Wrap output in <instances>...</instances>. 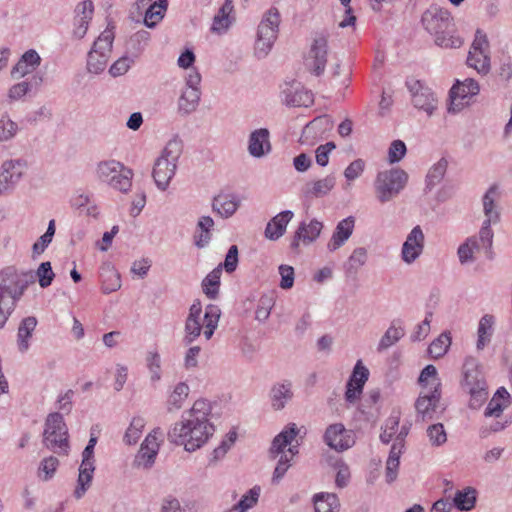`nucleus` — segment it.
Masks as SVG:
<instances>
[{"instance_id":"f257e3e1","label":"nucleus","mask_w":512,"mask_h":512,"mask_svg":"<svg viewBox=\"0 0 512 512\" xmlns=\"http://www.w3.org/2000/svg\"><path fill=\"white\" fill-rule=\"evenodd\" d=\"M55 274L49 261L42 262L36 272L21 271L14 266H7L0 271V328L14 312L29 285L36 279L41 288L52 284Z\"/></svg>"},{"instance_id":"f03ea898","label":"nucleus","mask_w":512,"mask_h":512,"mask_svg":"<svg viewBox=\"0 0 512 512\" xmlns=\"http://www.w3.org/2000/svg\"><path fill=\"white\" fill-rule=\"evenodd\" d=\"M210 411V405L206 400L195 401L191 409L183 412L181 421L170 428L167 433L168 440L183 445L188 452L202 447L215 431L208 419Z\"/></svg>"},{"instance_id":"7ed1b4c3","label":"nucleus","mask_w":512,"mask_h":512,"mask_svg":"<svg viewBox=\"0 0 512 512\" xmlns=\"http://www.w3.org/2000/svg\"><path fill=\"white\" fill-rule=\"evenodd\" d=\"M425 30L434 37L437 46L456 49L462 46L463 38L457 33L454 19L446 9L431 6L422 15Z\"/></svg>"},{"instance_id":"20e7f679","label":"nucleus","mask_w":512,"mask_h":512,"mask_svg":"<svg viewBox=\"0 0 512 512\" xmlns=\"http://www.w3.org/2000/svg\"><path fill=\"white\" fill-rule=\"evenodd\" d=\"M182 153V142L173 138L164 147L161 155L156 159L152 177L158 189L165 191L175 175L177 163Z\"/></svg>"},{"instance_id":"39448f33","label":"nucleus","mask_w":512,"mask_h":512,"mask_svg":"<svg viewBox=\"0 0 512 512\" xmlns=\"http://www.w3.org/2000/svg\"><path fill=\"white\" fill-rule=\"evenodd\" d=\"M43 443L47 449L59 455H68L70 449L68 428L61 413L53 412L47 415Z\"/></svg>"},{"instance_id":"423d86ee","label":"nucleus","mask_w":512,"mask_h":512,"mask_svg":"<svg viewBox=\"0 0 512 512\" xmlns=\"http://www.w3.org/2000/svg\"><path fill=\"white\" fill-rule=\"evenodd\" d=\"M97 178L115 190L123 193L130 191L133 172L123 163L116 160H105L97 164Z\"/></svg>"},{"instance_id":"0eeeda50","label":"nucleus","mask_w":512,"mask_h":512,"mask_svg":"<svg viewBox=\"0 0 512 512\" xmlns=\"http://www.w3.org/2000/svg\"><path fill=\"white\" fill-rule=\"evenodd\" d=\"M407 181L408 174L400 168L380 171L374 182L377 200L382 204L391 201L404 189Z\"/></svg>"},{"instance_id":"6e6552de","label":"nucleus","mask_w":512,"mask_h":512,"mask_svg":"<svg viewBox=\"0 0 512 512\" xmlns=\"http://www.w3.org/2000/svg\"><path fill=\"white\" fill-rule=\"evenodd\" d=\"M280 24V14L277 8H270L263 16L257 30L255 41V55L257 58H265L277 39Z\"/></svg>"},{"instance_id":"1a4fd4ad","label":"nucleus","mask_w":512,"mask_h":512,"mask_svg":"<svg viewBox=\"0 0 512 512\" xmlns=\"http://www.w3.org/2000/svg\"><path fill=\"white\" fill-rule=\"evenodd\" d=\"M406 87L411 94L413 106L432 116L437 109L438 100L431 88L421 80L413 78L406 80Z\"/></svg>"},{"instance_id":"9d476101","label":"nucleus","mask_w":512,"mask_h":512,"mask_svg":"<svg viewBox=\"0 0 512 512\" xmlns=\"http://www.w3.org/2000/svg\"><path fill=\"white\" fill-rule=\"evenodd\" d=\"M27 168L26 161L22 159H9L0 166V195L11 194Z\"/></svg>"},{"instance_id":"9b49d317","label":"nucleus","mask_w":512,"mask_h":512,"mask_svg":"<svg viewBox=\"0 0 512 512\" xmlns=\"http://www.w3.org/2000/svg\"><path fill=\"white\" fill-rule=\"evenodd\" d=\"M200 82L201 75L199 72L192 71L188 74L186 88L178 99V112L181 115H189L197 109L201 97Z\"/></svg>"},{"instance_id":"f8f14e48","label":"nucleus","mask_w":512,"mask_h":512,"mask_svg":"<svg viewBox=\"0 0 512 512\" xmlns=\"http://www.w3.org/2000/svg\"><path fill=\"white\" fill-rule=\"evenodd\" d=\"M328 55V37L320 33L318 34L310 47L305 58V65L309 71L316 76H320L326 67Z\"/></svg>"},{"instance_id":"ddd939ff","label":"nucleus","mask_w":512,"mask_h":512,"mask_svg":"<svg viewBox=\"0 0 512 512\" xmlns=\"http://www.w3.org/2000/svg\"><path fill=\"white\" fill-rule=\"evenodd\" d=\"M323 438L330 448L338 452L345 451L355 444L352 431L346 430L341 423L328 426Z\"/></svg>"},{"instance_id":"4468645a","label":"nucleus","mask_w":512,"mask_h":512,"mask_svg":"<svg viewBox=\"0 0 512 512\" xmlns=\"http://www.w3.org/2000/svg\"><path fill=\"white\" fill-rule=\"evenodd\" d=\"M480 87L476 80L467 78L464 81H457L450 90L451 106L448 108L449 112H458L461 110L463 103H456V101L470 98L479 93Z\"/></svg>"},{"instance_id":"2eb2a0df","label":"nucleus","mask_w":512,"mask_h":512,"mask_svg":"<svg viewBox=\"0 0 512 512\" xmlns=\"http://www.w3.org/2000/svg\"><path fill=\"white\" fill-rule=\"evenodd\" d=\"M424 234L420 226H415L402 246L401 257L406 264H412L424 249Z\"/></svg>"},{"instance_id":"dca6fc26","label":"nucleus","mask_w":512,"mask_h":512,"mask_svg":"<svg viewBox=\"0 0 512 512\" xmlns=\"http://www.w3.org/2000/svg\"><path fill=\"white\" fill-rule=\"evenodd\" d=\"M441 398V390L423 391L419 395L415 403L418 416L423 422L432 420L434 414L439 408Z\"/></svg>"},{"instance_id":"f3484780","label":"nucleus","mask_w":512,"mask_h":512,"mask_svg":"<svg viewBox=\"0 0 512 512\" xmlns=\"http://www.w3.org/2000/svg\"><path fill=\"white\" fill-rule=\"evenodd\" d=\"M201 314V303L196 301L191 305L189 314L185 321V336L183 341L186 345L194 342L201 334L202 328L204 326V321L202 322Z\"/></svg>"},{"instance_id":"a211bd4d","label":"nucleus","mask_w":512,"mask_h":512,"mask_svg":"<svg viewBox=\"0 0 512 512\" xmlns=\"http://www.w3.org/2000/svg\"><path fill=\"white\" fill-rule=\"evenodd\" d=\"M322 228V222L316 219L311 220L309 224L301 222L291 241V249L294 251L298 250L301 241L305 245L313 243L319 237Z\"/></svg>"},{"instance_id":"6ab92c4d","label":"nucleus","mask_w":512,"mask_h":512,"mask_svg":"<svg viewBox=\"0 0 512 512\" xmlns=\"http://www.w3.org/2000/svg\"><path fill=\"white\" fill-rule=\"evenodd\" d=\"M156 434H161V429H154L141 444L140 451L136 457L139 465H143L145 468H150L154 462L158 453L159 444L156 442Z\"/></svg>"},{"instance_id":"aec40b11","label":"nucleus","mask_w":512,"mask_h":512,"mask_svg":"<svg viewBox=\"0 0 512 512\" xmlns=\"http://www.w3.org/2000/svg\"><path fill=\"white\" fill-rule=\"evenodd\" d=\"M270 133L266 128L251 132L248 140V152L254 158H261L271 150Z\"/></svg>"},{"instance_id":"412c9836","label":"nucleus","mask_w":512,"mask_h":512,"mask_svg":"<svg viewBox=\"0 0 512 512\" xmlns=\"http://www.w3.org/2000/svg\"><path fill=\"white\" fill-rule=\"evenodd\" d=\"M354 227L355 218L353 216H349L338 222L332 237L327 244L328 250L334 252L342 247L352 235Z\"/></svg>"},{"instance_id":"4be33fe9","label":"nucleus","mask_w":512,"mask_h":512,"mask_svg":"<svg viewBox=\"0 0 512 512\" xmlns=\"http://www.w3.org/2000/svg\"><path fill=\"white\" fill-rule=\"evenodd\" d=\"M293 396L292 383L289 380L273 384L269 392L271 406L276 411L284 409Z\"/></svg>"},{"instance_id":"5701e85b","label":"nucleus","mask_w":512,"mask_h":512,"mask_svg":"<svg viewBox=\"0 0 512 512\" xmlns=\"http://www.w3.org/2000/svg\"><path fill=\"white\" fill-rule=\"evenodd\" d=\"M294 213L290 210H285L274 216L266 225L264 234L269 240H278L286 232L288 223L293 218Z\"/></svg>"},{"instance_id":"b1692460","label":"nucleus","mask_w":512,"mask_h":512,"mask_svg":"<svg viewBox=\"0 0 512 512\" xmlns=\"http://www.w3.org/2000/svg\"><path fill=\"white\" fill-rule=\"evenodd\" d=\"M501 192L498 184H492L482 197L483 213L485 219L500 221L501 214L496 202L500 199Z\"/></svg>"},{"instance_id":"393cba45","label":"nucleus","mask_w":512,"mask_h":512,"mask_svg":"<svg viewBox=\"0 0 512 512\" xmlns=\"http://www.w3.org/2000/svg\"><path fill=\"white\" fill-rule=\"evenodd\" d=\"M41 64V57L34 49L26 51L11 70L13 78H22Z\"/></svg>"},{"instance_id":"a878e982","label":"nucleus","mask_w":512,"mask_h":512,"mask_svg":"<svg viewBox=\"0 0 512 512\" xmlns=\"http://www.w3.org/2000/svg\"><path fill=\"white\" fill-rule=\"evenodd\" d=\"M240 200L234 194H218L213 198L212 210L222 218L231 217L239 208Z\"/></svg>"},{"instance_id":"bb28decb","label":"nucleus","mask_w":512,"mask_h":512,"mask_svg":"<svg viewBox=\"0 0 512 512\" xmlns=\"http://www.w3.org/2000/svg\"><path fill=\"white\" fill-rule=\"evenodd\" d=\"M299 430L295 423L289 424L284 430H282L272 441L270 447V457L276 458L280 453L284 452V449L291 445L292 441L297 436Z\"/></svg>"},{"instance_id":"cd10ccee","label":"nucleus","mask_w":512,"mask_h":512,"mask_svg":"<svg viewBox=\"0 0 512 512\" xmlns=\"http://www.w3.org/2000/svg\"><path fill=\"white\" fill-rule=\"evenodd\" d=\"M233 8V0H225L213 18L212 32L222 34L228 30L234 20Z\"/></svg>"},{"instance_id":"c85d7f7f","label":"nucleus","mask_w":512,"mask_h":512,"mask_svg":"<svg viewBox=\"0 0 512 512\" xmlns=\"http://www.w3.org/2000/svg\"><path fill=\"white\" fill-rule=\"evenodd\" d=\"M336 184V178L328 175L323 179L309 182L303 188V194L306 198H321L326 196Z\"/></svg>"},{"instance_id":"c756f323","label":"nucleus","mask_w":512,"mask_h":512,"mask_svg":"<svg viewBox=\"0 0 512 512\" xmlns=\"http://www.w3.org/2000/svg\"><path fill=\"white\" fill-rule=\"evenodd\" d=\"M167 9V0H157L154 3H151L143 12V24L148 28H155L164 18Z\"/></svg>"},{"instance_id":"7c9ffc66","label":"nucleus","mask_w":512,"mask_h":512,"mask_svg":"<svg viewBox=\"0 0 512 512\" xmlns=\"http://www.w3.org/2000/svg\"><path fill=\"white\" fill-rule=\"evenodd\" d=\"M37 319L34 316H28L22 319L17 332V344L20 352H26L29 349V339L37 326Z\"/></svg>"},{"instance_id":"2f4dec72","label":"nucleus","mask_w":512,"mask_h":512,"mask_svg":"<svg viewBox=\"0 0 512 512\" xmlns=\"http://www.w3.org/2000/svg\"><path fill=\"white\" fill-rule=\"evenodd\" d=\"M95 470V465L93 463L81 462L79 467V475L77 480V486L74 491V496L77 499H80L84 496L86 491L91 485L93 479V473Z\"/></svg>"},{"instance_id":"473e14b6","label":"nucleus","mask_w":512,"mask_h":512,"mask_svg":"<svg viewBox=\"0 0 512 512\" xmlns=\"http://www.w3.org/2000/svg\"><path fill=\"white\" fill-rule=\"evenodd\" d=\"M405 334L404 328L400 326L399 320H393L390 327L386 330L384 335L381 337L377 350L379 352L384 351L396 342H398Z\"/></svg>"},{"instance_id":"72a5a7b5","label":"nucleus","mask_w":512,"mask_h":512,"mask_svg":"<svg viewBox=\"0 0 512 512\" xmlns=\"http://www.w3.org/2000/svg\"><path fill=\"white\" fill-rule=\"evenodd\" d=\"M100 277L103 293L109 294L121 288L120 274L111 265L108 264L101 268Z\"/></svg>"},{"instance_id":"f704fd0d","label":"nucleus","mask_w":512,"mask_h":512,"mask_svg":"<svg viewBox=\"0 0 512 512\" xmlns=\"http://www.w3.org/2000/svg\"><path fill=\"white\" fill-rule=\"evenodd\" d=\"M189 395V386L184 382H179L172 393L168 396L166 407L168 413L180 410L186 398Z\"/></svg>"},{"instance_id":"c9c22d12","label":"nucleus","mask_w":512,"mask_h":512,"mask_svg":"<svg viewBox=\"0 0 512 512\" xmlns=\"http://www.w3.org/2000/svg\"><path fill=\"white\" fill-rule=\"evenodd\" d=\"M478 386L486 387V383L481 372L476 367L474 360L466 361L464 364V383L463 387L470 391V388Z\"/></svg>"},{"instance_id":"e433bc0d","label":"nucleus","mask_w":512,"mask_h":512,"mask_svg":"<svg viewBox=\"0 0 512 512\" xmlns=\"http://www.w3.org/2000/svg\"><path fill=\"white\" fill-rule=\"evenodd\" d=\"M315 512H338L340 503L334 493H319L314 496Z\"/></svg>"},{"instance_id":"4c0bfd02","label":"nucleus","mask_w":512,"mask_h":512,"mask_svg":"<svg viewBox=\"0 0 512 512\" xmlns=\"http://www.w3.org/2000/svg\"><path fill=\"white\" fill-rule=\"evenodd\" d=\"M476 503V490L472 487H467L455 493L453 498V506L460 511H470L474 508Z\"/></svg>"},{"instance_id":"58836bf2","label":"nucleus","mask_w":512,"mask_h":512,"mask_svg":"<svg viewBox=\"0 0 512 512\" xmlns=\"http://www.w3.org/2000/svg\"><path fill=\"white\" fill-rule=\"evenodd\" d=\"M494 317L492 315H484L478 325V339L476 347L478 350H482L491 340L493 333Z\"/></svg>"},{"instance_id":"ea45409f","label":"nucleus","mask_w":512,"mask_h":512,"mask_svg":"<svg viewBox=\"0 0 512 512\" xmlns=\"http://www.w3.org/2000/svg\"><path fill=\"white\" fill-rule=\"evenodd\" d=\"M418 382L424 391L440 390L441 387L437 369L431 364L423 368L418 378Z\"/></svg>"},{"instance_id":"a19ab883","label":"nucleus","mask_w":512,"mask_h":512,"mask_svg":"<svg viewBox=\"0 0 512 512\" xmlns=\"http://www.w3.org/2000/svg\"><path fill=\"white\" fill-rule=\"evenodd\" d=\"M222 266L213 269L202 281L203 292L210 299H215L219 293Z\"/></svg>"},{"instance_id":"79ce46f5","label":"nucleus","mask_w":512,"mask_h":512,"mask_svg":"<svg viewBox=\"0 0 512 512\" xmlns=\"http://www.w3.org/2000/svg\"><path fill=\"white\" fill-rule=\"evenodd\" d=\"M221 310L216 305H208L204 313V336L208 340L212 337L218 326Z\"/></svg>"},{"instance_id":"37998d69","label":"nucleus","mask_w":512,"mask_h":512,"mask_svg":"<svg viewBox=\"0 0 512 512\" xmlns=\"http://www.w3.org/2000/svg\"><path fill=\"white\" fill-rule=\"evenodd\" d=\"M448 161L445 158H441L435 163L428 171L426 176V189L432 190L437 184H439L447 171Z\"/></svg>"},{"instance_id":"c03bdc74","label":"nucleus","mask_w":512,"mask_h":512,"mask_svg":"<svg viewBox=\"0 0 512 512\" xmlns=\"http://www.w3.org/2000/svg\"><path fill=\"white\" fill-rule=\"evenodd\" d=\"M109 56L100 50L91 49L87 56V70L93 74H100L107 66Z\"/></svg>"},{"instance_id":"a18cd8bd","label":"nucleus","mask_w":512,"mask_h":512,"mask_svg":"<svg viewBox=\"0 0 512 512\" xmlns=\"http://www.w3.org/2000/svg\"><path fill=\"white\" fill-rule=\"evenodd\" d=\"M260 496V487L254 486L246 494H244L240 501L235 504L231 509L226 512H247L257 502Z\"/></svg>"},{"instance_id":"49530a36","label":"nucleus","mask_w":512,"mask_h":512,"mask_svg":"<svg viewBox=\"0 0 512 512\" xmlns=\"http://www.w3.org/2000/svg\"><path fill=\"white\" fill-rule=\"evenodd\" d=\"M145 426V420L142 417H133L129 427L127 428L123 441L127 445H134L138 442L141 437L142 430Z\"/></svg>"},{"instance_id":"de8ad7c7","label":"nucleus","mask_w":512,"mask_h":512,"mask_svg":"<svg viewBox=\"0 0 512 512\" xmlns=\"http://www.w3.org/2000/svg\"><path fill=\"white\" fill-rule=\"evenodd\" d=\"M55 234V220H50L46 232L38 238L32 246V257L35 258L41 255L48 245L52 242Z\"/></svg>"},{"instance_id":"09e8293b","label":"nucleus","mask_w":512,"mask_h":512,"mask_svg":"<svg viewBox=\"0 0 512 512\" xmlns=\"http://www.w3.org/2000/svg\"><path fill=\"white\" fill-rule=\"evenodd\" d=\"M451 345V337L448 333H442L428 347L429 355L438 359L442 357Z\"/></svg>"},{"instance_id":"8fccbe9b","label":"nucleus","mask_w":512,"mask_h":512,"mask_svg":"<svg viewBox=\"0 0 512 512\" xmlns=\"http://www.w3.org/2000/svg\"><path fill=\"white\" fill-rule=\"evenodd\" d=\"M500 221H492L485 219L482 223V226L478 233V239L481 241L483 249L486 250L487 253H492V245H493V237L494 233L491 228V225L497 224Z\"/></svg>"},{"instance_id":"3c124183","label":"nucleus","mask_w":512,"mask_h":512,"mask_svg":"<svg viewBox=\"0 0 512 512\" xmlns=\"http://www.w3.org/2000/svg\"><path fill=\"white\" fill-rule=\"evenodd\" d=\"M467 64L477 70L478 73L486 75L490 71V56L488 52H483V56L468 54Z\"/></svg>"},{"instance_id":"603ef678","label":"nucleus","mask_w":512,"mask_h":512,"mask_svg":"<svg viewBox=\"0 0 512 512\" xmlns=\"http://www.w3.org/2000/svg\"><path fill=\"white\" fill-rule=\"evenodd\" d=\"M113 40V32L107 29L94 41L91 49L100 50V52L110 57Z\"/></svg>"},{"instance_id":"864d4df0","label":"nucleus","mask_w":512,"mask_h":512,"mask_svg":"<svg viewBox=\"0 0 512 512\" xmlns=\"http://www.w3.org/2000/svg\"><path fill=\"white\" fill-rule=\"evenodd\" d=\"M427 435L433 446H441L447 441L446 431L441 423L430 425L427 428Z\"/></svg>"},{"instance_id":"5fc2aeb1","label":"nucleus","mask_w":512,"mask_h":512,"mask_svg":"<svg viewBox=\"0 0 512 512\" xmlns=\"http://www.w3.org/2000/svg\"><path fill=\"white\" fill-rule=\"evenodd\" d=\"M274 305V300L272 297L264 295L260 298L257 309L255 311V318L260 322L266 321L269 316L271 309Z\"/></svg>"},{"instance_id":"6e6d98bb","label":"nucleus","mask_w":512,"mask_h":512,"mask_svg":"<svg viewBox=\"0 0 512 512\" xmlns=\"http://www.w3.org/2000/svg\"><path fill=\"white\" fill-rule=\"evenodd\" d=\"M18 130V125L7 116L0 119V142L12 139Z\"/></svg>"},{"instance_id":"4d7b16f0","label":"nucleus","mask_w":512,"mask_h":512,"mask_svg":"<svg viewBox=\"0 0 512 512\" xmlns=\"http://www.w3.org/2000/svg\"><path fill=\"white\" fill-rule=\"evenodd\" d=\"M367 261V250L364 247H358L354 249L348 259V270H357L363 266Z\"/></svg>"},{"instance_id":"13d9d810","label":"nucleus","mask_w":512,"mask_h":512,"mask_svg":"<svg viewBox=\"0 0 512 512\" xmlns=\"http://www.w3.org/2000/svg\"><path fill=\"white\" fill-rule=\"evenodd\" d=\"M369 377V370L363 365L361 360H358L354 366L352 374L349 378L351 382L364 387Z\"/></svg>"},{"instance_id":"bf43d9fd","label":"nucleus","mask_w":512,"mask_h":512,"mask_svg":"<svg viewBox=\"0 0 512 512\" xmlns=\"http://www.w3.org/2000/svg\"><path fill=\"white\" fill-rule=\"evenodd\" d=\"M399 426V417L398 416H391L389 417L385 422V428L383 432L380 434V440L384 444H388L394 434L396 433Z\"/></svg>"},{"instance_id":"052dcab7","label":"nucleus","mask_w":512,"mask_h":512,"mask_svg":"<svg viewBox=\"0 0 512 512\" xmlns=\"http://www.w3.org/2000/svg\"><path fill=\"white\" fill-rule=\"evenodd\" d=\"M148 368L151 374V381L157 382L161 379V360L157 352H150L147 357Z\"/></svg>"},{"instance_id":"680f3d73","label":"nucleus","mask_w":512,"mask_h":512,"mask_svg":"<svg viewBox=\"0 0 512 512\" xmlns=\"http://www.w3.org/2000/svg\"><path fill=\"white\" fill-rule=\"evenodd\" d=\"M406 154V145L402 140H394L388 151V160L391 164L399 162Z\"/></svg>"},{"instance_id":"e2e57ef3","label":"nucleus","mask_w":512,"mask_h":512,"mask_svg":"<svg viewBox=\"0 0 512 512\" xmlns=\"http://www.w3.org/2000/svg\"><path fill=\"white\" fill-rule=\"evenodd\" d=\"M75 20L91 21L94 13V5L91 0L80 2L75 9Z\"/></svg>"},{"instance_id":"0e129e2a","label":"nucleus","mask_w":512,"mask_h":512,"mask_svg":"<svg viewBox=\"0 0 512 512\" xmlns=\"http://www.w3.org/2000/svg\"><path fill=\"white\" fill-rule=\"evenodd\" d=\"M489 43L487 37L481 30H477L475 34V39L472 43L470 53L474 55L483 56V52H488Z\"/></svg>"},{"instance_id":"69168bd1","label":"nucleus","mask_w":512,"mask_h":512,"mask_svg":"<svg viewBox=\"0 0 512 512\" xmlns=\"http://www.w3.org/2000/svg\"><path fill=\"white\" fill-rule=\"evenodd\" d=\"M286 102L291 106H307L308 103L312 102V95L309 92L296 89L292 95H287Z\"/></svg>"},{"instance_id":"338daca9","label":"nucleus","mask_w":512,"mask_h":512,"mask_svg":"<svg viewBox=\"0 0 512 512\" xmlns=\"http://www.w3.org/2000/svg\"><path fill=\"white\" fill-rule=\"evenodd\" d=\"M503 400H499L498 398H492L484 412V415L486 418L494 417L499 418L501 417L504 409L507 407Z\"/></svg>"},{"instance_id":"774afa93","label":"nucleus","mask_w":512,"mask_h":512,"mask_svg":"<svg viewBox=\"0 0 512 512\" xmlns=\"http://www.w3.org/2000/svg\"><path fill=\"white\" fill-rule=\"evenodd\" d=\"M59 465V461L54 456H49L47 458H44L39 466V471L44 472L45 476L43 480L47 481L51 479Z\"/></svg>"}]
</instances>
